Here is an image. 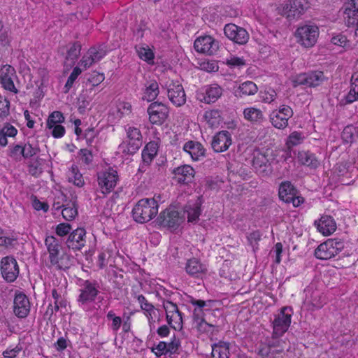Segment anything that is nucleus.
I'll use <instances>...</instances> for the list:
<instances>
[{
  "label": "nucleus",
  "mask_w": 358,
  "mask_h": 358,
  "mask_svg": "<svg viewBox=\"0 0 358 358\" xmlns=\"http://www.w3.org/2000/svg\"><path fill=\"white\" fill-rule=\"evenodd\" d=\"M45 245L48 252V259L45 262L48 267L57 270H65L69 268L70 257L61 252V245L55 236H47L45 239Z\"/></svg>",
  "instance_id": "obj_1"
},
{
  "label": "nucleus",
  "mask_w": 358,
  "mask_h": 358,
  "mask_svg": "<svg viewBox=\"0 0 358 358\" xmlns=\"http://www.w3.org/2000/svg\"><path fill=\"white\" fill-rule=\"evenodd\" d=\"M159 204L153 198L139 200L132 210L134 220L139 223H145L154 218L158 213Z\"/></svg>",
  "instance_id": "obj_2"
},
{
  "label": "nucleus",
  "mask_w": 358,
  "mask_h": 358,
  "mask_svg": "<svg viewBox=\"0 0 358 358\" xmlns=\"http://www.w3.org/2000/svg\"><path fill=\"white\" fill-rule=\"evenodd\" d=\"M127 139L120 144L119 152L124 155H134L141 147L143 136L138 127L128 126L126 129Z\"/></svg>",
  "instance_id": "obj_3"
},
{
  "label": "nucleus",
  "mask_w": 358,
  "mask_h": 358,
  "mask_svg": "<svg viewBox=\"0 0 358 358\" xmlns=\"http://www.w3.org/2000/svg\"><path fill=\"white\" fill-rule=\"evenodd\" d=\"M162 87L166 90L168 99L173 106L181 107L185 104L187 96L180 81L169 80Z\"/></svg>",
  "instance_id": "obj_4"
},
{
  "label": "nucleus",
  "mask_w": 358,
  "mask_h": 358,
  "mask_svg": "<svg viewBox=\"0 0 358 358\" xmlns=\"http://www.w3.org/2000/svg\"><path fill=\"white\" fill-rule=\"evenodd\" d=\"M292 313V308L285 306L282 308L280 313L275 315L272 322L273 338L281 337L288 330Z\"/></svg>",
  "instance_id": "obj_5"
},
{
  "label": "nucleus",
  "mask_w": 358,
  "mask_h": 358,
  "mask_svg": "<svg viewBox=\"0 0 358 358\" xmlns=\"http://www.w3.org/2000/svg\"><path fill=\"white\" fill-rule=\"evenodd\" d=\"M344 248V242L338 238H329L315 250L317 259L327 260L334 257Z\"/></svg>",
  "instance_id": "obj_6"
},
{
  "label": "nucleus",
  "mask_w": 358,
  "mask_h": 358,
  "mask_svg": "<svg viewBox=\"0 0 358 358\" xmlns=\"http://www.w3.org/2000/svg\"><path fill=\"white\" fill-rule=\"evenodd\" d=\"M319 29L313 24H306L297 28L295 31L296 41L305 48L313 47L318 38Z\"/></svg>",
  "instance_id": "obj_7"
},
{
  "label": "nucleus",
  "mask_w": 358,
  "mask_h": 358,
  "mask_svg": "<svg viewBox=\"0 0 358 358\" xmlns=\"http://www.w3.org/2000/svg\"><path fill=\"white\" fill-rule=\"evenodd\" d=\"M118 180L117 172L112 168L97 173L98 187L103 194L110 193L116 187Z\"/></svg>",
  "instance_id": "obj_8"
},
{
  "label": "nucleus",
  "mask_w": 358,
  "mask_h": 358,
  "mask_svg": "<svg viewBox=\"0 0 358 358\" xmlns=\"http://www.w3.org/2000/svg\"><path fill=\"white\" fill-rule=\"evenodd\" d=\"M162 306L168 324L175 330H181L183 327V314L178 305L169 300H164Z\"/></svg>",
  "instance_id": "obj_9"
},
{
  "label": "nucleus",
  "mask_w": 358,
  "mask_h": 358,
  "mask_svg": "<svg viewBox=\"0 0 358 358\" xmlns=\"http://www.w3.org/2000/svg\"><path fill=\"white\" fill-rule=\"evenodd\" d=\"M292 108L287 105H281L278 110H273L269 115V120L276 129H284L288 126V120L293 116Z\"/></svg>",
  "instance_id": "obj_10"
},
{
  "label": "nucleus",
  "mask_w": 358,
  "mask_h": 358,
  "mask_svg": "<svg viewBox=\"0 0 358 358\" xmlns=\"http://www.w3.org/2000/svg\"><path fill=\"white\" fill-rule=\"evenodd\" d=\"M304 0H288L278 8V13L289 20L299 17L306 10Z\"/></svg>",
  "instance_id": "obj_11"
},
{
  "label": "nucleus",
  "mask_w": 358,
  "mask_h": 358,
  "mask_svg": "<svg viewBox=\"0 0 358 358\" xmlns=\"http://www.w3.org/2000/svg\"><path fill=\"white\" fill-rule=\"evenodd\" d=\"M134 299L138 303L141 310L148 320L150 331H152L155 329L156 320H159L158 309L143 294H135Z\"/></svg>",
  "instance_id": "obj_12"
},
{
  "label": "nucleus",
  "mask_w": 358,
  "mask_h": 358,
  "mask_svg": "<svg viewBox=\"0 0 358 358\" xmlns=\"http://www.w3.org/2000/svg\"><path fill=\"white\" fill-rule=\"evenodd\" d=\"M149 120L152 124L161 125L167 119L169 113V107L161 102L150 103L147 109Z\"/></svg>",
  "instance_id": "obj_13"
},
{
  "label": "nucleus",
  "mask_w": 358,
  "mask_h": 358,
  "mask_svg": "<svg viewBox=\"0 0 358 358\" xmlns=\"http://www.w3.org/2000/svg\"><path fill=\"white\" fill-rule=\"evenodd\" d=\"M324 79L323 72L317 71L300 73L293 78L292 82L294 87L305 85L306 87H315L320 85Z\"/></svg>",
  "instance_id": "obj_14"
},
{
  "label": "nucleus",
  "mask_w": 358,
  "mask_h": 358,
  "mask_svg": "<svg viewBox=\"0 0 358 358\" xmlns=\"http://www.w3.org/2000/svg\"><path fill=\"white\" fill-rule=\"evenodd\" d=\"M99 286L96 282L85 280L80 289V294L78 299L79 304L85 306L93 302L99 293Z\"/></svg>",
  "instance_id": "obj_15"
},
{
  "label": "nucleus",
  "mask_w": 358,
  "mask_h": 358,
  "mask_svg": "<svg viewBox=\"0 0 358 358\" xmlns=\"http://www.w3.org/2000/svg\"><path fill=\"white\" fill-rule=\"evenodd\" d=\"M306 297L303 301L304 306L310 310L320 309L325 304V299L322 293L313 289L312 287H308L305 289Z\"/></svg>",
  "instance_id": "obj_16"
},
{
  "label": "nucleus",
  "mask_w": 358,
  "mask_h": 358,
  "mask_svg": "<svg viewBox=\"0 0 358 358\" xmlns=\"http://www.w3.org/2000/svg\"><path fill=\"white\" fill-rule=\"evenodd\" d=\"M1 271L3 278L7 282H14L19 275L16 259L12 257H3L1 262Z\"/></svg>",
  "instance_id": "obj_17"
},
{
  "label": "nucleus",
  "mask_w": 358,
  "mask_h": 358,
  "mask_svg": "<svg viewBox=\"0 0 358 358\" xmlns=\"http://www.w3.org/2000/svg\"><path fill=\"white\" fill-rule=\"evenodd\" d=\"M222 88L217 84H212L203 87L197 93V99L206 103H215L222 96Z\"/></svg>",
  "instance_id": "obj_18"
},
{
  "label": "nucleus",
  "mask_w": 358,
  "mask_h": 358,
  "mask_svg": "<svg viewBox=\"0 0 358 358\" xmlns=\"http://www.w3.org/2000/svg\"><path fill=\"white\" fill-rule=\"evenodd\" d=\"M225 36L234 42L243 45L245 44L249 39L248 31L235 24H227L224 28Z\"/></svg>",
  "instance_id": "obj_19"
},
{
  "label": "nucleus",
  "mask_w": 358,
  "mask_h": 358,
  "mask_svg": "<svg viewBox=\"0 0 358 358\" xmlns=\"http://www.w3.org/2000/svg\"><path fill=\"white\" fill-rule=\"evenodd\" d=\"M194 47L198 52L212 55L218 50V42L210 36H205L196 38Z\"/></svg>",
  "instance_id": "obj_20"
},
{
  "label": "nucleus",
  "mask_w": 358,
  "mask_h": 358,
  "mask_svg": "<svg viewBox=\"0 0 358 358\" xmlns=\"http://www.w3.org/2000/svg\"><path fill=\"white\" fill-rule=\"evenodd\" d=\"M158 219L162 225L170 229L176 228L182 222V219L180 217L179 213L171 208L162 211Z\"/></svg>",
  "instance_id": "obj_21"
},
{
  "label": "nucleus",
  "mask_w": 358,
  "mask_h": 358,
  "mask_svg": "<svg viewBox=\"0 0 358 358\" xmlns=\"http://www.w3.org/2000/svg\"><path fill=\"white\" fill-rule=\"evenodd\" d=\"M186 273L193 278H202L208 271L207 266L199 259L192 257L187 260L185 265Z\"/></svg>",
  "instance_id": "obj_22"
},
{
  "label": "nucleus",
  "mask_w": 358,
  "mask_h": 358,
  "mask_svg": "<svg viewBox=\"0 0 358 358\" xmlns=\"http://www.w3.org/2000/svg\"><path fill=\"white\" fill-rule=\"evenodd\" d=\"M13 311L19 318H25L30 312V303L27 296L22 293L15 294L13 301Z\"/></svg>",
  "instance_id": "obj_23"
},
{
  "label": "nucleus",
  "mask_w": 358,
  "mask_h": 358,
  "mask_svg": "<svg viewBox=\"0 0 358 358\" xmlns=\"http://www.w3.org/2000/svg\"><path fill=\"white\" fill-rule=\"evenodd\" d=\"M231 136L228 131H221L217 133L212 141L211 145L216 152H222L229 149L231 145Z\"/></svg>",
  "instance_id": "obj_24"
},
{
  "label": "nucleus",
  "mask_w": 358,
  "mask_h": 358,
  "mask_svg": "<svg viewBox=\"0 0 358 358\" xmlns=\"http://www.w3.org/2000/svg\"><path fill=\"white\" fill-rule=\"evenodd\" d=\"M175 180L182 184L192 182L194 178L195 171L189 165H182L173 170Z\"/></svg>",
  "instance_id": "obj_25"
},
{
  "label": "nucleus",
  "mask_w": 358,
  "mask_h": 358,
  "mask_svg": "<svg viewBox=\"0 0 358 358\" xmlns=\"http://www.w3.org/2000/svg\"><path fill=\"white\" fill-rule=\"evenodd\" d=\"M317 229L324 236H329L336 229L334 219L329 215H323L318 220L315 221Z\"/></svg>",
  "instance_id": "obj_26"
},
{
  "label": "nucleus",
  "mask_w": 358,
  "mask_h": 358,
  "mask_svg": "<svg viewBox=\"0 0 358 358\" xmlns=\"http://www.w3.org/2000/svg\"><path fill=\"white\" fill-rule=\"evenodd\" d=\"M183 151L189 155L193 161H199L204 157L206 150L199 142L189 141L184 144Z\"/></svg>",
  "instance_id": "obj_27"
},
{
  "label": "nucleus",
  "mask_w": 358,
  "mask_h": 358,
  "mask_svg": "<svg viewBox=\"0 0 358 358\" xmlns=\"http://www.w3.org/2000/svg\"><path fill=\"white\" fill-rule=\"evenodd\" d=\"M85 230L83 228H78L74 230L69 236L67 245L73 250H79L85 244Z\"/></svg>",
  "instance_id": "obj_28"
},
{
  "label": "nucleus",
  "mask_w": 358,
  "mask_h": 358,
  "mask_svg": "<svg viewBox=\"0 0 358 358\" xmlns=\"http://www.w3.org/2000/svg\"><path fill=\"white\" fill-rule=\"evenodd\" d=\"M297 162L303 166L311 169H316L320 166V161L315 154L309 151H299L296 156Z\"/></svg>",
  "instance_id": "obj_29"
},
{
  "label": "nucleus",
  "mask_w": 358,
  "mask_h": 358,
  "mask_svg": "<svg viewBox=\"0 0 358 358\" xmlns=\"http://www.w3.org/2000/svg\"><path fill=\"white\" fill-rule=\"evenodd\" d=\"M201 201L198 197L194 201H189L185 206L184 213L187 214L189 222H196L201 215Z\"/></svg>",
  "instance_id": "obj_30"
},
{
  "label": "nucleus",
  "mask_w": 358,
  "mask_h": 358,
  "mask_svg": "<svg viewBox=\"0 0 358 358\" xmlns=\"http://www.w3.org/2000/svg\"><path fill=\"white\" fill-rule=\"evenodd\" d=\"M212 303L211 301H205L200 299H192L191 303L195 306L193 311L194 322H199L204 320V311L208 310L207 308Z\"/></svg>",
  "instance_id": "obj_31"
},
{
  "label": "nucleus",
  "mask_w": 358,
  "mask_h": 358,
  "mask_svg": "<svg viewBox=\"0 0 358 358\" xmlns=\"http://www.w3.org/2000/svg\"><path fill=\"white\" fill-rule=\"evenodd\" d=\"M258 92L257 85L252 81H245L239 85L234 91V95L238 98L255 94Z\"/></svg>",
  "instance_id": "obj_32"
},
{
  "label": "nucleus",
  "mask_w": 358,
  "mask_h": 358,
  "mask_svg": "<svg viewBox=\"0 0 358 358\" xmlns=\"http://www.w3.org/2000/svg\"><path fill=\"white\" fill-rule=\"evenodd\" d=\"M243 114L246 120L252 123H262L265 119L262 110L253 106L245 108Z\"/></svg>",
  "instance_id": "obj_33"
},
{
  "label": "nucleus",
  "mask_w": 358,
  "mask_h": 358,
  "mask_svg": "<svg viewBox=\"0 0 358 358\" xmlns=\"http://www.w3.org/2000/svg\"><path fill=\"white\" fill-rule=\"evenodd\" d=\"M68 181L78 187H83L85 182L82 173L76 165H72L66 173Z\"/></svg>",
  "instance_id": "obj_34"
},
{
  "label": "nucleus",
  "mask_w": 358,
  "mask_h": 358,
  "mask_svg": "<svg viewBox=\"0 0 358 358\" xmlns=\"http://www.w3.org/2000/svg\"><path fill=\"white\" fill-rule=\"evenodd\" d=\"M131 111L132 107L129 102L119 101L111 115L115 120L119 121L122 117L129 115Z\"/></svg>",
  "instance_id": "obj_35"
},
{
  "label": "nucleus",
  "mask_w": 358,
  "mask_h": 358,
  "mask_svg": "<svg viewBox=\"0 0 358 358\" xmlns=\"http://www.w3.org/2000/svg\"><path fill=\"white\" fill-rule=\"evenodd\" d=\"M158 144L155 141H150L146 144L142 151V159L144 163L150 164L157 155Z\"/></svg>",
  "instance_id": "obj_36"
},
{
  "label": "nucleus",
  "mask_w": 358,
  "mask_h": 358,
  "mask_svg": "<svg viewBox=\"0 0 358 358\" xmlns=\"http://www.w3.org/2000/svg\"><path fill=\"white\" fill-rule=\"evenodd\" d=\"M159 93V85L156 80H150L145 83L143 99L148 101H154Z\"/></svg>",
  "instance_id": "obj_37"
},
{
  "label": "nucleus",
  "mask_w": 358,
  "mask_h": 358,
  "mask_svg": "<svg viewBox=\"0 0 358 358\" xmlns=\"http://www.w3.org/2000/svg\"><path fill=\"white\" fill-rule=\"evenodd\" d=\"M80 50L81 45L79 42H75L70 45L65 57V63L69 66L74 65L80 56Z\"/></svg>",
  "instance_id": "obj_38"
},
{
  "label": "nucleus",
  "mask_w": 358,
  "mask_h": 358,
  "mask_svg": "<svg viewBox=\"0 0 358 358\" xmlns=\"http://www.w3.org/2000/svg\"><path fill=\"white\" fill-rule=\"evenodd\" d=\"M296 192V189L290 182H283L279 187V196L285 203H289L290 199Z\"/></svg>",
  "instance_id": "obj_39"
},
{
  "label": "nucleus",
  "mask_w": 358,
  "mask_h": 358,
  "mask_svg": "<svg viewBox=\"0 0 358 358\" xmlns=\"http://www.w3.org/2000/svg\"><path fill=\"white\" fill-rule=\"evenodd\" d=\"M17 134V129L9 123H6L0 128V145L6 146L8 144V137H15Z\"/></svg>",
  "instance_id": "obj_40"
},
{
  "label": "nucleus",
  "mask_w": 358,
  "mask_h": 358,
  "mask_svg": "<svg viewBox=\"0 0 358 358\" xmlns=\"http://www.w3.org/2000/svg\"><path fill=\"white\" fill-rule=\"evenodd\" d=\"M204 119L210 127H217L222 122L221 113L219 110H210L205 112Z\"/></svg>",
  "instance_id": "obj_41"
},
{
  "label": "nucleus",
  "mask_w": 358,
  "mask_h": 358,
  "mask_svg": "<svg viewBox=\"0 0 358 358\" xmlns=\"http://www.w3.org/2000/svg\"><path fill=\"white\" fill-rule=\"evenodd\" d=\"M229 344L219 343L212 346L213 358H229Z\"/></svg>",
  "instance_id": "obj_42"
},
{
  "label": "nucleus",
  "mask_w": 358,
  "mask_h": 358,
  "mask_svg": "<svg viewBox=\"0 0 358 358\" xmlns=\"http://www.w3.org/2000/svg\"><path fill=\"white\" fill-rule=\"evenodd\" d=\"M344 20L348 27H352L356 28V34L358 31V12L355 10L350 9L349 11L347 8L343 7Z\"/></svg>",
  "instance_id": "obj_43"
},
{
  "label": "nucleus",
  "mask_w": 358,
  "mask_h": 358,
  "mask_svg": "<svg viewBox=\"0 0 358 358\" xmlns=\"http://www.w3.org/2000/svg\"><path fill=\"white\" fill-rule=\"evenodd\" d=\"M135 48L136 53L141 59L148 64L153 63L154 53L148 46L137 45Z\"/></svg>",
  "instance_id": "obj_44"
},
{
  "label": "nucleus",
  "mask_w": 358,
  "mask_h": 358,
  "mask_svg": "<svg viewBox=\"0 0 358 358\" xmlns=\"http://www.w3.org/2000/svg\"><path fill=\"white\" fill-rule=\"evenodd\" d=\"M343 140L348 143H352L358 138V127L353 125L346 126L342 132Z\"/></svg>",
  "instance_id": "obj_45"
},
{
  "label": "nucleus",
  "mask_w": 358,
  "mask_h": 358,
  "mask_svg": "<svg viewBox=\"0 0 358 358\" xmlns=\"http://www.w3.org/2000/svg\"><path fill=\"white\" fill-rule=\"evenodd\" d=\"M106 317L108 320H111V324H110V329L113 333L117 334L122 323V318L115 315L113 310H110L107 313Z\"/></svg>",
  "instance_id": "obj_46"
},
{
  "label": "nucleus",
  "mask_w": 358,
  "mask_h": 358,
  "mask_svg": "<svg viewBox=\"0 0 358 358\" xmlns=\"http://www.w3.org/2000/svg\"><path fill=\"white\" fill-rule=\"evenodd\" d=\"M303 138L304 136L301 132L294 131L289 135L286 145L289 148L297 145L303 142Z\"/></svg>",
  "instance_id": "obj_47"
},
{
  "label": "nucleus",
  "mask_w": 358,
  "mask_h": 358,
  "mask_svg": "<svg viewBox=\"0 0 358 358\" xmlns=\"http://www.w3.org/2000/svg\"><path fill=\"white\" fill-rule=\"evenodd\" d=\"M64 122V117L59 111H54L48 116L47 120V126L52 127L55 125H61Z\"/></svg>",
  "instance_id": "obj_48"
},
{
  "label": "nucleus",
  "mask_w": 358,
  "mask_h": 358,
  "mask_svg": "<svg viewBox=\"0 0 358 358\" xmlns=\"http://www.w3.org/2000/svg\"><path fill=\"white\" fill-rule=\"evenodd\" d=\"M62 214L66 220H72L78 215L77 207L74 203H71V206H66L62 209Z\"/></svg>",
  "instance_id": "obj_49"
},
{
  "label": "nucleus",
  "mask_w": 358,
  "mask_h": 358,
  "mask_svg": "<svg viewBox=\"0 0 358 358\" xmlns=\"http://www.w3.org/2000/svg\"><path fill=\"white\" fill-rule=\"evenodd\" d=\"M260 97L262 102L271 103L276 99L277 93L274 90L269 88L264 92H261Z\"/></svg>",
  "instance_id": "obj_50"
},
{
  "label": "nucleus",
  "mask_w": 358,
  "mask_h": 358,
  "mask_svg": "<svg viewBox=\"0 0 358 358\" xmlns=\"http://www.w3.org/2000/svg\"><path fill=\"white\" fill-rule=\"evenodd\" d=\"M82 70L76 66L73 69V71L70 74L69 77L67 79V81L65 84L64 89L65 92H68L70 89L72 87L75 80L77 79L78 76L81 73Z\"/></svg>",
  "instance_id": "obj_51"
},
{
  "label": "nucleus",
  "mask_w": 358,
  "mask_h": 358,
  "mask_svg": "<svg viewBox=\"0 0 358 358\" xmlns=\"http://www.w3.org/2000/svg\"><path fill=\"white\" fill-rule=\"evenodd\" d=\"M88 51L91 57L95 61V62L101 60L106 54V51L101 47H92L88 50Z\"/></svg>",
  "instance_id": "obj_52"
},
{
  "label": "nucleus",
  "mask_w": 358,
  "mask_h": 358,
  "mask_svg": "<svg viewBox=\"0 0 358 358\" xmlns=\"http://www.w3.org/2000/svg\"><path fill=\"white\" fill-rule=\"evenodd\" d=\"M22 350L21 345L18 344L15 347L8 348L3 352L4 358H16Z\"/></svg>",
  "instance_id": "obj_53"
},
{
  "label": "nucleus",
  "mask_w": 358,
  "mask_h": 358,
  "mask_svg": "<svg viewBox=\"0 0 358 358\" xmlns=\"http://www.w3.org/2000/svg\"><path fill=\"white\" fill-rule=\"evenodd\" d=\"M78 157L80 160L86 165L90 164L93 159L92 152L87 149L80 150Z\"/></svg>",
  "instance_id": "obj_54"
},
{
  "label": "nucleus",
  "mask_w": 358,
  "mask_h": 358,
  "mask_svg": "<svg viewBox=\"0 0 358 358\" xmlns=\"http://www.w3.org/2000/svg\"><path fill=\"white\" fill-rule=\"evenodd\" d=\"M10 101L0 97V120H3L9 115Z\"/></svg>",
  "instance_id": "obj_55"
},
{
  "label": "nucleus",
  "mask_w": 358,
  "mask_h": 358,
  "mask_svg": "<svg viewBox=\"0 0 358 358\" xmlns=\"http://www.w3.org/2000/svg\"><path fill=\"white\" fill-rule=\"evenodd\" d=\"M10 157L16 159L20 160L24 158L23 146L20 145H15L10 148Z\"/></svg>",
  "instance_id": "obj_56"
},
{
  "label": "nucleus",
  "mask_w": 358,
  "mask_h": 358,
  "mask_svg": "<svg viewBox=\"0 0 358 358\" xmlns=\"http://www.w3.org/2000/svg\"><path fill=\"white\" fill-rule=\"evenodd\" d=\"M47 129L51 135L56 138H62L65 134V128L62 124H57L52 127L47 126Z\"/></svg>",
  "instance_id": "obj_57"
},
{
  "label": "nucleus",
  "mask_w": 358,
  "mask_h": 358,
  "mask_svg": "<svg viewBox=\"0 0 358 358\" xmlns=\"http://www.w3.org/2000/svg\"><path fill=\"white\" fill-rule=\"evenodd\" d=\"M105 79V76L103 73H100L96 71L92 72L87 80L90 83L92 84V86H97L100 83H101Z\"/></svg>",
  "instance_id": "obj_58"
},
{
  "label": "nucleus",
  "mask_w": 358,
  "mask_h": 358,
  "mask_svg": "<svg viewBox=\"0 0 358 358\" xmlns=\"http://www.w3.org/2000/svg\"><path fill=\"white\" fill-rule=\"evenodd\" d=\"M0 83L5 90L12 92L15 94L17 93L18 91L14 85L11 76L8 78L6 77L0 80Z\"/></svg>",
  "instance_id": "obj_59"
},
{
  "label": "nucleus",
  "mask_w": 358,
  "mask_h": 358,
  "mask_svg": "<svg viewBox=\"0 0 358 358\" xmlns=\"http://www.w3.org/2000/svg\"><path fill=\"white\" fill-rule=\"evenodd\" d=\"M71 229V224L68 223H60L57 225L55 232L59 236L63 237L69 234Z\"/></svg>",
  "instance_id": "obj_60"
},
{
  "label": "nucleus",
  "mask_w": 358,
  "mask_h": 358,
  "mask_svg": "<svg viewBox=\"0 0 358 358\" xmlns=\"http://www.w3.org/2000/svg\"><path fill=\"white\" fill-rule=\"evenodd\" d=\"M151 351L157 357L168 354L166 343L160 341L155 347L151 348Z\"/></svg>",
  "instance_id": "obj_61"
},
{
  "label": "nucleus",
  "mask_w": 358,
  "mask_h": 358,
  "mask_svg": "<svg viewBox=\"0 0 358 358\" xmlns=\"http://www.w3.org/2000/svg\"><path fill=\"white\" fill-rule=\"evenodd\" d=\"M24 158H29L36 155L38 152V149L36 147H34L30 143H26L23 145Z\"/></svg>",
  "instance_id": "obj_62"
},
{
  "label": "nucleus",
  "mask_w": 358,
  "mask_h": 358,
  "mask_svg": "<svg viewBox=\"0 0 358 358\" xmlns=\"http://www.w3.org/2000/svg\"><path fill=\"white\" fill-rule=\"evenodd\" d=\"M195 324L198 330L201 332L211 333L214 329V326L206 322L205 320Z\"/></svg>",
  "instance_id": "obj_63"
},
{
  "label": "nucleus",
  "mask_w": 358,
  "mask_h": 358,
  "mask_svg": "<svg viewBox=\"0 0 358 358\" xmlns=\"http://www.w3.org/2000/svg\"><path fill=\"white\" fill-rule=\"evenodd\" d=\"M95 61L92 59L90 55L89 54V51H87L80 59L79 64L83 66L85 69L90 68Z\"/></svg>",
  "instance_id": "obj_64"
}]
</instances>
